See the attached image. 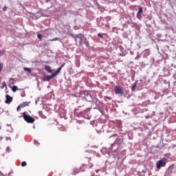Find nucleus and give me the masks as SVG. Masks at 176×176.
Wrapping results in <instances>:
<instances>
[{"label":"nucleus","instance_id":"nucleus-23","mask_svg":"<svg viewBox=\"0 0 176 176\" xmlns=\"http://www.w3.org/2000/svg\"><path fill=\"white\" fill-rule=\"evenodd\" d=\"M135 86H136V84L133 85V87H132V90L133 91L135 90Z\"/></svg>","mask_w":176,"mask_h":176},{"label":"nucleus","instance_id":"nucleus-13","mask_svg":"<svg viewBox=\"0 0 176 176\" xmlns=\"http://www.w3.org/2000/svg\"><path fill=\"white\" fill-rule=\"evenodd\" d=\"M83 43H85V46H87V47H89V41H87V39L84 38V42Z\"/></svg>","mask_w":176,"mask_h":176},{"label":"nucleus","instance_id":"nucleus-21","mask_svg":"<svg viewBox=\"0 0 176 176\" xmlns=\"http://www.w3.org/2000/svg\"><path fill=\"white\" fill-rule=\"evenodd\" d=\"M98 36L99 38H103L102 34L101 33L98 34Z\"/></svg>","mask_w":176,"mask_h":176},{"label":"nucleus","instance_id":"nucleus-1","mask_svg":"<svg viewBox=\"0 0 176 176\" xmlns=\"http://www.w3.org/2000/svg\"><path fill=\"white\" fill-rule=\"evenodd\" d=\"M90 158L87 159V162L83 163L82 166L80 167V172L82 173L85 171V168H91V167H93L94 164L93 163L90 162Z\"/></svg>","mask_w":176,"mask_h":176},{"label":"nucleus","instance_id":"nucleus-16","mask_svg":"<svg viewBox=\"0 0 176 176\" xmlns=\"http://www.w3.org/2000/svg\"><path fill=\"white\" fill-rule=\"evenodd\" d=\"M25 166H27V162H25V161H23L21 162V166L22 167H25Z\"/></svg>","mask_w":176,"mask_h":176},{"label":"nucleus","instance_id":"nucleus-11","mask_svg":"<svg viewBox=\"0 0 176 176\" xmlns=\"http://www.w3.org/2000/svg\"><path fill=\"white\" fill-rule=\"evenodd\" d=\"M60 72H61V69H60V67H59V68L57 69L56 72H54L52 74L54 75V76H57V75H58V74H60Z\"/></svg>","mask_w":176,"mask_h":176},{"label":"nucleus","instance_id":"nucleus-27","mask_svg":"<svg viewBox=\"0 0 176 176\" xmlns=\"http://www.w3.org/2000/svg\"><path fill=\"white\" fill-rule=\"evenodd\" d=\"M3 86H6V82H3Z\"/></svg>","mask_w":176,"mask_h":176},{"label":"nucleus","instance_id":"nucleus-25","mask_svg":"<svg viewBox=\"0 0 176 176\" xmlns=\"http://www.w3.org/2000/svg\"><path fill=\"white\" fill-rule=\"evenodd\" d=\"M107 20H111V16H107Z\"/></svg>","mask_w":176,"mask_h":176},{"label":"nucleus","instance_id":"nucleus-30","mask_svg":"<svg viewBox=\"0 0 176 176\" xmlns=\"http://www.w3.org/2000/svg\"><path fill=\"white\" fill-rule=\"evenodd\" d=\"M2 54V52H0V56Z\"/></svg>","mask_w":176,"mask_h":176},{"label":"nucleus","instance_id":"nucleus-31","mask_svg":"<svg viewBox=\"0 0 176 176\" xmlns=\"http://www.w3.org/2000/svg\"><path fill=\"white\" fill-rule=\"evenodd\" d=\"M44 119H46V116L44 117Z\"/></svg>","mask_w":176,"mask_h":176},{"label":"nucleus","instance_id":"nucleus-15","mask_svg":"<svg viewBox=\"0 0 176 176\" xmlns=\"http://www.w3.org/2000/svg\"><path fill=\"white\" fill-rule=\"evenodd\" d=\"M24 71H27L28 72H29V74H31V72H32L31 69H30L28 67H25Z\"/></svg>","mask_w":176,"mask_h":176},{"label":"nucleus","instance_id":"nucleus-2","mask_svg":"<svg viewBox=\"0 0 176 176\" xmlns=\"http://www.w3.org/2000/svg\"><path fill=\"white\" fill-rule=\"evenodd\" d=\"M167 164V158L163 157L162 160H160L156 163V167L158 169L162 168V167H166Z\"/></svg>","mask_w":176,"mask_h":176},{"label":"nucleus","instance_id":"nucleus-18","mask_svg":"<svg viewBox=\"0 0 176 176\" xmlns=\"http://www.w3.org/2000/svg\"><path fill=\"white\" fill-rule=\"evenodd\" d=\"M142 12H143L142 7H140L138 13H142Z\"/></svg>","mask_w":176,"mask_h":176},{"label":"nucleus","instance_id":"nucleus-14","mask_svg":"<svg viewBox=\"0 0 176 176\" xmlns=\"http://www.w3.org/2000/svg\"><path fill=\"white\" fill-rule=\"evenodd\" d=\"M142 13H139L138 12L136 16H137V18L139 19V20H141V19H142Z\"/></svg>","mask_w":176,"mask_h":176},{"label":"nucleus","instance_id":"nucleus-4","mask_svg":"<svg viewBox=\"0 0 176 176\" xmlns=\"http://www.w3.org/2000/svg\"><path fill=\"white\" fill-rule=\"evenodd\" d=\"M115 89V94H117L118 96H123L124 92H123V89H122V87L120 86H115L114 87Z\"/></svg>","mask_w":176,"mask_h":176},{"label":"nucleus","instance_id":"nucleus-20","mask_svg":"<svg viewBox=\"0 0 176 176\" xmlns=\"http://www.w3.org/2000/svg\"><path fill=\"white\" fill-rule=\"evenodd\" d=\"M7 10H8V7L5 6L3 8V12H6Z\"/></svg>","mask_w":176,"mask_h":176},{"label":"nucleus","instance_id":"nucleus-29","mask_svg":"<svg viewBox=\"0 0 176 176\" xmlns=\"http://www.w3.org/2000/svg\"><path fill=\"white\" fill-rule=\"evenodd\" d=\"M80 40H81V41H83V37H81V38H80Z\"/></svg>","mask_w":176,"mask_h":176},{"label":"nucleus","instance_id":"nucleus-26","mask_svg":"<svg viewBox=\"0 0 176 176\" xmlns=\"http://www.w3.org/2000/svg\"><path fill=\"white\" fill-rule=\"evenodd\" d=\"M12 81H14V78H10V82H12Z\"/></svg>","mask_w":176,"mask_h":176},{"label":"nucleus","instance_id":"nucleus-28","mask_svg":"<svg viewBox=\"0 0 176 176\" xmlns=\"http://www.w3.org/2000/svg\"><path fill=\"white\" fill-rule=\"evenodd\" d=\"M105 98H107V100H111V98L106 96Z\"/></svg>","mask_w":176,"mask_h":176},{"label":"nucleus","instance_id":"nucleus-19","mask_svg":"<svg viewBox=\"0 0 176 176\" xmlns=\"http://www.w3.org/2000/svg\"><path fill=\"white\" fill-rule=\"evenodd\" d=\"M64 67H65V63H63V64L60 65V68L61 69H63V68H64Z\"/></svg>","mask_w":176,"mask_h":176},{"label":"nucleus","instance_id":"nucleus-22","mask_svg":"<svg viewBox=\"0 0 176 176\" xmlns=\"http://www.w3.org/2000/svg\"><path fill=\"white\" fill-rule=\"evenodd\" d=\"M37 37L38 38V39H42V35L41 34H38Z\"/></svg>","mask_w":176,"mask_h":176},{"label":"nucleus","instance_id":"nucleus-3","mask_svg":"<svg viewBox=\"0 0 176 176\" xmlns=\"http://www.w3.org/2000/svg\"><path fill=\"white\" fill-rule=\"evenodd\" d=\"M23 118L24 120L28 123H34V122H35V119L29 115H26L25 112L23 113Z\"/></svg>","mask_w":176,"mask_h":176},{"label":"nucleus","instance_id":"nucleus-6","mask_svg":"<svg viewBox=\"0 0 176 176\" xmlns=\"http://www.w3.org/2000/svg\"><path fill=\"white\" fill-rule=\"evenodd\" d=\"M13 101V98L8 94L6 95V104H10Z\"/></svg>","mask_w":176,"mask_h":176},{"label":"nucleus","instance_id":"nucleus-7","mask_svg":"<svg viewBox=\"0 0 176 176\" xmlns=\"http://www.w3.org/2000/svg\"><path fill=\"white\" fill-rule=\"evenodd\" d=\"M54 75L52 74L51 76H47L43 78V80L45 82H49V80H51V79H53L54 78Z\"/></svg>","mask_w":176,"mask_h":176},{"label":"nucleus","instance_id":"nucleus-9","mask_svg":"<svg viewBox=\"0 0 176 176\" xmlns=\"http://www.w3.org/2000/svg\"><path fill=\"white\" fill-rule=\"evenodd\" d=\"M30 105V103L28 102H23L22 104H20V107L21 108H25V107H28Z\"/></svg>","mask_w":176,"mask_h":176},{"label":"nucleus","instance_id":"nucleus-24","mask_svg":"<svg viewBox=\"0 0 176 176\" xmlns=\"http://www.w3.org/2000/svg\"><path fill=\"white\" fill-rule=\"evenodd\" d=\"M20 108H21V107H20V104H19V106H18V107H17V109H16L17 111H19Z\"/></svg>","mask_w":176,"mask_h":176},{"label":"nucleus","instance_id":"nucleus-17","mask_svg":"<svg viewBox=\"0 0 176 176\" xmlns=\"http://www.w3.org/2000/svg\"><path fill=\"white\" fill-rule=\"evenodd\" d=\"M2 69H3V64L1 63L0 62V72H2Z\"/></svg>","mask_w":176,"mask_h":176},{"label":"nucleus","instance_id":"nucleus-12","mask_svg":"<svg viewBox=\"0 0 176 176\" xmlns=\"http://www.w3.org/2000/svg\"><path fill=\"white\" fill-rule=\"evenodd\" d=\"M12 90L14 93V92L17 91V90H20V89L17 88V86L14 85L12 87Z\"/></svg>","mask_w":176,"mask_h":176},{"label":"nucleus","instance_id":"nucleus-5","mask_svg":"<svg viewBox=\"0 0 176 176\" xmlns=\"http://www.w3.org/2000/svg\"><path fill=\"white\" fill-rule=\"evenodd\" d=\"M82 94H84L85 98H86L87 101H89V99L87 98H91V94H90V92H89V91H84L82 92Z\"/></svg>","mask_w":176,"mask_h":176},{"label":"nucleus","instance_id":"nucleus-10","mask_svg":"<svg viewBox=\"0 0 176 176\" xmlns=\"http://www.w3.org/2000/svg\"><path fill=\"white\" fill-rule=\"evenodd\" d=\"M79 173H80V170L77 168H74L73 170V173L74 175H76V174H79Z\"/></svg>","mask_w":176,"mask_h":176},{"label":"nucleus","instance_id":"nucleus-8","mask_svg":"<svg viewBox=\"0 0 176 176\" xmlns=\"http://www.w3.org/2000/svg\"><path fill=\"white\" fill-rule=\"evenodd\" d=\"M45 71H47L49 74H52L53 72V70H52V67L50 66L45 65Z\"/></svg>","mask_w":176,"mask_h":176}]
</instances>
